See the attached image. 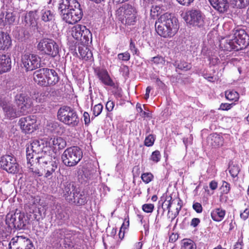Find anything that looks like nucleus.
I'll return each instance as SVG.
<instances>
[{
  "mask_svg": "<svg viewBox=\"0 0 249 249\" xmlns=\"http://www.w3.org/2000/svg\"><path fill=\"white\" fill-rule=\"evenodd\" d=\"M169 199H166L164 202L162 206L164 205L167 206V209L168 210V213L170 212V208L172 205H177L176 208V212L174 213V216L172 219L176 217L179 214V211L182 208V201L179 198L172 199V197L169 196L168 198Z\"/></svg>",
  "mask_w": 249,
  "mask_h": 249,
  "instance_id": "obj_23",
  "label": "nucleus"
},
{
  "mask_svg": "<svg viewBox=\"0 0 249 249\" xmlns=\"http://www.w3.org/2000/svg\"><path fill=\"white\" fill-rule=\"evenodd\" d=\"M226 212L221 208H215L211 213L212 218L215 221L220 222L224 217Z\"/></svg>",
  "mask_w": 249,
  "mask_h": 249,
  "instance_id": "obj_32",
  "label": "nucleus"
},
{
  "mask_svg": "<svg viewBox=\"0 0 249 249\" xmlns=\"http://www.w3.org/2000/svg\"><path fill=\"white\" fill-rule=\"evenodd\" d=\"M41 15V18L44 22H49L54 19V14L50 10H42Z\"/></svg>",
  "mask_w": 249,
  "mask_h": 249,
  "instance_id": "obj_34",
  "label": "nucleus"
},
{
  "mask_svg": "<svg viewBox=\"0 0 249 249\" xmlns=\"http://www.w3.org/2000/svg\"><path fill=\"white\" fill-rule=\"evenodd\" d=\"M0 167L9 173L16 174L19 167L16 159L12 156L6 155L0 159Z\"/></svg>",
  "mask_w": 249,
  "mask_h": 249,
  "instance_id": "obj_9",
  "label": "nucleus"
},
{
  "mask_svg": "<svg viewBox=\"0 0 249 249\" xmlns=\"http://www.w3.org/2000/svg\"><path fill=\"white\" fill-rule=\"evenodd\" d=\"M57 119L61 122L71 127H75L79 123L76 111L72 107L63 106L57 111Z\"/></svg>",
  "mask_w": 249,
  "mask_h": 249,
  "instance_id": "obj_4",
  "label": "nucleus"
},
{
  "mask_svg": "<svg viewBox=\"0 0 249 249\" xmlns=\"http://www.w3.org/2000/svg\"><path fill=\"white\" fill-rule=\"evenodd\" d=\"M155 139L152 135H149L144 140V144L147 146H151L153 145Z\"/></svg>",
  "mask_w": 249,
  "mask_h": 249,
  "instance_id": "obj_48",
  "label": "nucleus"
},
{
  "mask_svg": "<svg viewBox=\"0 0 249 249\" xmlns=\"http://www.w3.org/2000/svg\"><path fill=\"white\" fill-rule=\"evenodd\" d=\"M12 41L10 36L0 30V50H5L11 45Z\"/></svg>",
  "mask_w": 249,
  "mask_h": 249,
  "instance_id": "obj_29",
  "label": "nucleus"
},
{
  "mask_svg": "<svg viewBox=\"0 0 249 249\" xmlns=\"http://www.w3.org/2000/svg\"><path fill=\"white\" fill-rule=\"evenodd\" d=\"M6 224L11 229H24L26 224V219L24 213L15 212L8 213L6 216Z\"/></svg>",
  "mask_w": 249,
  "mask_h": 249,
  "instance_id": "obj_7",
  "label": "nucleus"
},
{
  "mask_svg": "<svg viewBox=\"0 0 249 249\" xmlns=\"http://www.w3.org/2000/svg\"><path fill=\"white\" fill-rule=\"evenodd\" d=\"M103 106L101 104H98L94 106L93 108V114L95 116L100 115L103 110Z\"/></svg>",
  "mask_w": 249,
  "mask_h": 249,
  "instance_id": "obj_47",
  "label": "nucleus"
},
{
  "mask_svg": "<svg viewBox=\"0 0 249 249\" xmlns=\"http://www.w3.org/2000/svg\"><path fill=\"white\" fill-rule=\"evenodd\" d=\"M95 72L99 80L105 85L116 88V86L110 78L107 71L104 69H96Z\"/></svg>",
  "mask_w": 249,
  "mask_h": 249,
  "instance_id": "obj_18",
  "label": "nucleus"
},
{
  "mask_svg": "<svg viewBox=\"0 0 249 249\" xmlns=\"http://www.w3.org/2000/svg\"><path fill=\"white\" fill-rule=\"evenodd\" d=\"M129 50L132 52L133 54H136L137 55H139V51L138 49L136 48L135 43L133 41L132 39L130 40V42Z\"/></svg>",
  "mask_w": 249,
  "mask_h": 249,
  "instance_id": "obj_53",
  "label": "nucleus"
},
{
  "mask_svg": "<svg viewBox=\"0 0 249 249\" xmlns=\"http://www.w3.org/2000/svg\"><path fill=\"white\" fill-rule=\"evenodd\" d=\"M161 158V155L159 151L156 150L152 152L149 160L154 163L159 162Z\"/></svg>",
  "mask_w": 249,
  "mask_h": 249,
  "instance_id": "obj_44",
  "label": "nucleus"
},
{
  "mask_svg": "<svg viewBox=\"0 0 249 249\" xmlns=\"http://www.w3.org/2000/svg\"><path fill=\"white\" fill-rule=\"evenodd\" d=\"M81 6L77 0H59L58 10L60 12H67L75 8H80Z\"/></svg>",
  "mask_w": 249,
  "mask_h": 249,
  "instance_id": "obj_19",
  "label": "nucleus"
},
{
  "mask_svg": "<svg viewBox=\"0 0 249 249\" xmlns=\"http://www.w3.org/2000/svg\"><path fill=\"white\" fill-rule=\"evenodd\" d=\"M178 19L171 14L166 13L160 16L155 23L157 33L164 38H170L177 33L179 25Z\"/></svg>",
  "mask_w": 249,
  "mask_h": 249,
  "instance_id": "obj_1",
  "label": "nucleus"
},
{
  "mask_svg": "<svg viewBox=\"0 0 249 249\" xmlns=\"http://www.w3.org/2000/svg\"><path fill=\"white\" fill-rule=\"evenodd\" d=\"M75 235V231L69 230L66 228V231L63 239L66 242L71 243L73 239V236Z\"/></svg>",
  "mask_w": 249,
  "mask_h": 249,
  "instance_id": "obj_43",
  "label": "nucleus"
},
{
  "mask_svg": "<svg viewBox=\"0 0 249 249\" xmlns=\"http://www.w3.org/2000/svg\"><path fill=\"white\" fill-rule=\"evenodd\" d=\"M62 19L68 24H73L80 21L83 17L82 8H78L68 10L67 12H60Z\"/></svg>",
  "mask_w": 249,
  "mask_h": 249,
  "instance_id": "obj_11",
  "label": "nucleus"
},
{
  "mask_svg": "<svg viewBox=\"0 0 249 249\" xmlns=\"http://www.w3.org/2000/svg\"><path fill=\"white\" fill-rule=\"evenodd\" d=\"M82 157V150L78 146H72L64 151L61 159L64 165L68 167H73L78 164Z\"/></svg>",
  "mask_w": 249,
  "mask_h": 249,
  "instance_id": "obj_5",
  "label": "nucleus"
},
{
  "mask_svg": "<svg viewBox=\"0 0 249 249\" xmlns=\"http://www.w3.org/2000/svg\"><path fill=\"white\" fill-rule=\"evenodd\" d=\"M16 14L14 12H7L5 16V19L7 24L13 25L16 22Z\"/></svg>",
  "mask_w": 249,
  "mask_h": 249,
  "instance_id": "obj_39",
  "label": "nucleus"
},
{
  "mask_svg": "<svg viewBox=\"0 0 249 249\" xmlns=\"http://www.w3.org/2000/svg\"><path fill=\"white\" fill-rule=\"evenodd\" d=\"M57 167V164L55 162H52L51 165H49L46 167V169L44 170L46 171L45 174V177L46 178H51V176L53 173L54 172L55 170Z\"/></svg>",
  "mask_w": 249,
  "mask_h": 249,
  "instance_id": "obj_40",
  "label": "nucleus"
},
{
  "mask_svg": "<svg viewBox=\"0 0 249 249\" xmlns=\"http://www.w3.org/2000/svg\"><path fill=\"white\" fill-rule=\"evenodd\" d=\"M177 68L186 71L191 69V65L185 61H181L178 64Z\"/></svg>",
  "mask_w": 249,
  "mask_h": 249,
  "instance_id": "obj_46",
  "label": "nucleus"
},
{
  "mask_svg": "<svg viewBox=\"0 0 249 249\" xmlns=\"http://www.w3.org/2000/svg\"><path fill=\"white\" fill-rule=\"evenodd\" d=\"M48 68H42L34 72V80L36 83L42 86H46Z\"/></svg>",
  "mask_w": 249,
  "mask_h": 249,
  "instance_id": "obj_20",
  "label": "nucleus"
},
{
  "mask_svg": "<svg viewBox=\"0 0 249 249\" xmlns=\"http://www.w3.org/2000/svg\"><path fill=\"white\" fill-rule=\"evenodd\" d=\"M83 25L80 24H77L71 28V35L76 40H81V33Z\"/></svg>",
  "mask_w": 249,
  "mask_h": 249,
  "instance_id": "obj_35",
  "label": "nucleus"
},
{
  "mask_svg": "<svg viewBox=\"0 0 249 249\" xmlns=\"http://www.w3.org/2000/svg\"><path fill=\"white\" fill-rule=\"evenodd\" d=\"M154 206L153 204H145L142 206V210L147 213H152L154 210Z\"/></svg>",
  "mask_w": 249,
  "mask_h": 249,
  "instance_id": "obj_52",
  "label": "nucleus"
},
{
  "mask_svg": "<svg viewBox=\"0 0 249 249\" xmlns=\"http://www.w3.org/2000/svg\"><path fill=\"white\" fill-rule=\"evenodd\" d=\"M207 141L208 143L213 147L222 146L223 144V138L216 133L211 134L208 138Z\"/></svg>",
  "mask_w": 249,
  "mask_h": 249,
  "instance_id": "obj_28",
  "label": "nucleus"
},
{
  "mask_svg": "<svg viewBox=\"0 0 249 249\" xmlns=\"http://www.w3.org/2000/svg\"><path fill=\"white\" fill-rule=\"evenodd\" d=\"M220 45L223 44L221 43ZM249 45V36L244 29L239 28L234 29L231 38L226 40L223 44L224 49L228 51H239Z\"/></svg>",
  "mask_w": 249,
  "mask_h": 249,
  "instance_id": "obj_2",
  "label": "nucleus"
},
{
  "mask_svg": "<svg viewBox=\"0 0 249 249\" xmlns=\"http://www.w3.org/2000/svg\"><path fill=\"white\" fill-rule=\"evenodd\" d=\"M225 97L230 101H237L239 98V94L235 91H226Z\"/></svg>",
  "mask_w": 249,
  "mask_h": 249,
  "instance_id": "obj_42",
  "label": "nucleus"
},
{
  "mask_svg": "<svg viewBox=\"0 0 249 249\" xmlns=\"http://www.w3.org/2000/svg\"><path fill=\"white\" fill-rule=\"evenodd\" d=\"M9 249H35L31 240L22 236L13 237L9 244Z\"/></svg>",
  "mask_w": 249,
  "mask_h": 249,
  "instance_id": "obj_10",
  "label": "nucleus"
},
{
  "mask_svg": "<svg viewBox=\"0 0 249 249\" xmlns=\"http://www.w3.org/2000/svg\"><path fill=\"white\" fill-rule=\"evenodd\" d=\"M154 178L153 174L151 173H143L141 175V178L145 183H148L151 181Z\"/></svg>",
  "mask_w": 249,
  "mask_h": 249,
  "instance_id": "obj_45",
  "label": "nucleus"
},
{
  "mask_svg": "<svg viewBox=\"0 0 249 249\" xmlns=\"http://www.w3.org/2000/svg\"><path fill=\"white\" fill-rule=\"evenodd\" d=\"M63 193L66 199L69 201V198L75 194L78 188H76L75 184L73 182H66L63 184Z\"/></svg>",
  "mask_w": 249,
  "mask_h": 249,
  "instance_id": "obj_25",
  "label": "nucleus"
},
{
  "mask_svg": "<svg viewBox=\"0 0 249 249\" xmlns=\"http://www.w3.org/2000/svg\"><path fill=\"white\" fill-rule=\"evenodd\" d=\"M184 20L187 24L193 26L201 27L204 24L203 18L201 11L193 8L182 14Z\"/></svg>",
  "mask_w": 249,
  "mask_h": 249,
  "instance_id": "obj_8",
  "label": "nucleus"
},
{
  "mask_svg": "<svg viewBox=\"0 0 249 249\" xmlns=\"http://www.w3.org/2000/svg\"><path fill=\"white\" fill-rule=\"evenodd\" d=\"M52 150L45 148L43 152L35 157L34 164H38L40 167L45 169L47 166L55 162L52 160Z\"/></svg>",
  "mask_w": 249,
  "mask_h": 249,
  "instance_id": "obj_15",
  "label": "nucleus"
},
{
  "mask_svg": "<svg viewBox=\"0 0 249 249\" xmlns=\"http://www.w3.org/2000/svg\"><path fill=\"white\" fill-rule=\"evenodd\" d=\"M45 143L47 149L52 150V154L58 150L63 149L66 146V142L61 137H53L45 139Z\"/></svg>",
  "mask_w": 249,
  "mask_h": 249,
  "instance_id": "obj_12",
  "label": "nucleus"
},
{
  "mask_svg": "<svg viewBox=\"0 0 249 249\" xmlns=\"http://www.w3.org/2000/svg\"><path fill=\"white\" fill-rule=\"evenodd\" d=\"M11 68V61L8 55L0 54V74L7 72Z\"/></svg>",
  "mask_w": 249,
  "mask_h": 249,
  "instance_id": "obj_24",
  "label": "nucleus"
},
{
  "mask_svg": "<svg viewBox=\"0 0 249 249\" xmlns=\"http://www.w3.org/2000/svg\"><path fill=\"white\" fill-rule=\"evenodd\" d=\"M196 245L190 239H183L181 241L180 249H196Z\"/></svg>",
  "mask_w": 249,
  "mask_h": 249,
  "instance_id": "obj_37",
  "label": "nucleus"
},
{
  "mask_svg": "<svg viewBox=\"0 0 249 249\" xmlns=\"http://www.w3.org/2000/svg\"><path fill=\"white\" fill-rule=\"evenodd\" d=\"M26 211L27 212L29 213H35L38 211V209L36 207V206L35 204H33L32 205H27L26 206Z\"/></svg>",
  "mask_w": 249,
  "mask_h": 249,
  "instance_id": "obj_54",
  "label": "nucleus"
},
{
  "mask_svg": "<svg viewBox=\"0 0 249 249\" xmlns=\"http://www.w3.org/2000/svg\"><path fill=\"white\" fill-rule=\"evenodd\" d=\"M37 49L42 54L52 57H55L59 53V47L57 44L53 40L48 38L40 39L37 45Z\"/></svg>",
  "mask_w": 249,
  "mask_h": 249,
  "instance_id": "obj_6",
  "label": "nucleus"
},
{
  "mask_svg": "<svg viewBox=\"0 0 249 249\" xmlns=\"http://www.w3.org/2000/svg\"><path fill=\"white\" fill-rule=\"evenodd\" d=\"M193 208L197 213H201L202 212V207L200 203L195 202L193 205Z\"/></svg>",
  "mask_w": 249,
  "mask_h": 249,
  "instance_id": "obj_56",
  "label": "nucleus"
},
{
  "mask_svg": "<svg viewBox=\"0 0 249 249\" xmlns=\"http://www.w3.org/2000/svg\"><path fill=\"white\" fill-rule=\"evenodd\" d=\"M180 4L183 6H189L194 0H176Z\"/></svg>",
  "mask_w": 249,
  "mask_h": 249,
  "instance_id": "obj_59",
  "label": "nucleus"
},
{
  "mask_svg": "<svg viewBox=\"0 0 249 249\" xmlns=\"http://www.w3.org/2000/svg\"><path fill=\"white\" fill-rule=\"evenodd\" d=\"M86 44L81 43V44L78 45V51L82 59L85 60H90L93 58L92 53Z\"/></svg>",
  "mask_w": 249,
  "mask_h": 249,
  "instance_id": "obj_26",
  "label": "nucleus"
},
{
  "mask_svg": "<svg viewBox=\"0 0 249 249\" xmlns=\"http://www.w3.org/2000/svg\"><path fill=\"white\" fill-rule=\"evenodd\" d=\"M46 145L45 143V139L40 141H34L26 147V158L30 172L36 174H39L38 170L32 167L34 164V158L36 156L40 155L41 152H43Z\"/></svg>",
  "mask_w": 249,
  "mask_h": 249,
  "instance_id": "obj_3",
  "label": "nucleus"
},
{
  "mask_svg": "<svg viewBox=\"0 0 249 249\" xmlns=\"http://www.w3.org/2000/svg\"><path fill=\"white\" fill-rule=\"evenodd\" d=\"M209 186L212 190H214L217 187V182L215 180H212L210 182Z\"/></svg>",
  "mask_w": 249,
  "mask_h": 249,
  "instance_id": "obj_64",
  "label": "nucleus"
},
{
  "mask_svg": "<svg viewBox=\"0 0 249 249\" xmlns=\"http://www.w3.org/2000/svg\"><path fill=\"white\" fill-rule=\"evenodd\" d=\"M15 100L19 106H21V108L23 110L30 108L32 104V99L30 97L29 92L24 88H22L16 95Z\"/></svg>",
  "mask_w": 249,
  "mask_h": 249,
  "instance_id": "obj_16",
  "label": "nucleus"
},
{
  "mask_svg": "<svg viewBox=\"0 0 249 249\" xmlns=\"http://www.w3.org/2000/svg\"><path fill=\"white\" fill-rule=\"evenodd\" d=\"M69 202H73L77 205H83L87 202V195L84 192H80L77 190L73 196L68 198Z\"/></svg>",
  "mask_w": 249,
  "mask_h": 249,
  "instance_id": "obj_22",
  "label": "nucleus"
},
{
  "mask_svg": "<svg viewBox=\"0 0 249 249\" xmlns=\"http://www.w3.org/2000/svg\"><path fill=\"white\" fill-rule=\"evenodd\" d=\"M212 6L220 13H224L228 11L229 3L228 0H209Z\"/></svg>",
  "mask_w": 249,
  "mask_h": 249,
  "instance_id": "obj_21",
  "label": "nucleus"
},
{
  "mask_svg": "<svg viewBox=\"0 0 249 249\" xmlns=\"http://www.w3.org/2000/svg\"><path fill=\"white\" fill-rule=\"evenodd\" d=\"M18 124L22 131L28 134L33 132L37 126L36 119L34 116L21 118L18 121Z\"/></svg>",
  "mask_w": 249,
  "mask_h": 249,
  "instance_id": "obj_14",
  "label": "nucleus"
},
{
  "mask_svg": "<svg viewBox=\"0 0 249 249\" xmlns=\"http://www.w3.org/2000/svg\"><path fill=\"white\" fill-rule=\"evenodd\" d=\"M114 107V103L113 101H108L106 105V108L108 111H111Z\"/></svg>",
  "mask_w": 249,
  "mask_h": 249,
  "instance_id": "obj_57",
  "label": "nucleus"
},
{
  "mask_svg": "<svg viewBox=\"0 0 249 249\" xmlns=\"http://www.w3.org/2000/svg\"><path fill=\"white\" fill-rule=\"evenodd\" d=\"M231 4L234 8H243L249 4V0H230Z\"/></svg>",
  "mask_w": 249,
  "mask_h": 249,
  "instance_id": "obj_38",
  "label": "nucleus"
},
{
  "mask_svg": "<svg viewBox=\"0 0 249 249\" xmlns=\"http://www.w3.org/2000/svg\"><path fill=\"white\" fill-rule=\"evenodd\" d=\"M83 117L85 125H88L90 122L89 114L87 112H85L83 114Z\"/></svg>",
  "mask_w": 249,
  "mask_h": 249,
  "instance_id": "obj_60",
  "label": "nucleus"
},
{
  "mask_svg": "<svg viewBox=\"0 0 249 249\" xmlns=\"http://www.w3.org/2000/svg\"><path fill=\"white\" fill-rule=\"evenodd\" d=\"M200 220L198 218H194L192 219L191 222V226L193 227H196L200 223Z\"/></svg>",
  "mask_w": 249,
  "mask_h": 249,
  "instance_id": "obj_62",
  "label": "nucleus"
},
{
  "mask_svg": "<svg viewBox=\"0 0 249 249\" xmlns=\"http://www.w3.org/2000/svg\"><path fill=\"white\" fill-rule=\"evenodd\" d=\"M69 219V214L63 210H58L56 213V221L58 226L67 223Z\"/></svg>",
  "mask_w": 249,
  "mask_h": 249,
  "instance_id": "obj_30",
  "label": "nucleus"
},
{
  "mask_svg": "<svg viewBox=\"0 0 249 249\" xmlns=\"http://www.w3.org/2000/svg\"><path fill=\"white\" fill-rule=\"evenodd\" d=\"M118 58L119 59L127 61L130 59V55L127 52H125L124 53H120L118 54Z\"/></svg>",
  "mask_w": 249,
  "mask_h": 249,
  "instance_id": "obj_50",
  "label": "nucleus"
},
{
  "mask_svg": "<svg viewBox=\"0 0 249 249\" xmlns=\"http://www.w3.org/2000/svg\"><path fill=\"white\" fill-rule=\"evenodd\" d=\"M160 9V7L157 5L152 6L150 10L151 16L153 18L155 17V16H158V15L159 14V11Z\"/></svg>",
  "mask_w": 249,
  "mask_h": 249,
  "instance_id": "obj_55",
  "label": "nucleus"
},
{
  "mask_svg": "<svg viewBox=\"0 0 249 249\" xmlns=\"http://www.w3.org/2000/svg\"><path fill=\"white\" fill-rule=\"evenodd\" d=\"M229 171L231 176L234 178L237 177L240 171V166L236 164H231L229 167Z\"/></svg>",
  "mask_w": 249,
  "mask_h": 249,
  "instance_id": "obj_41",
  "label": "nucleus"
},
{
  "mask_svg": "<svg viewBox=\"0 0 249 249\" xmlns=\"http://www.w3.org/2000/svg\"><path fill=\"white\" fill-rule=\"evenodd\" d=\"M3 109L5 116L9 119H14L19 116V113L12 105H6L3 107Z\"/></svg>",
  "mask_w": 249,
  "mask_h": 249,
  "instance_id": "obj_31",
  "label": "nucleus"
},
{
  "mask_svg": "<svg viewBox=\"0 0 249 249\" xmlns=\"http://www.w3.org/2000/svg\"><path fill=\"white\" fill-rule=\"evenodd\" d=\"M249 215V209L246 208L243 212V213H240V217L243 220H246Z\"/></svg>",
  "mask_w": 249,
  "mask_h": 249,
  "instance_id": "obj_61",
  "label": "nucleus"
},
{
  "mask_svg": "<svg viewBox=\"0 0 249 249\" xmlns=\"http://www.w3.org/2000/svg\"><path fill=\"white\" fill-rule=\"evenodd\" d=\"M65 231L66 228L55 229L52 233L51 237L54 241H60L63 239Z\"/></svg>",
  "mask_w": 249,
  "mask_h": 249,
  "instance_id": "obj_33",
  "label": "nucleus"
},
{
  "mask_svg": "<svg viewBox=\"0 0 249 249\" xmlns=\"http://www.w3.org/2000/svg\"><path fill=\"white\" fill-rule=\"evenodd\" d=\"M178 238V235L177 233H172L169 237V242L174 243L176 242Z\"/></svg>",
  "mask_w": 249,
  "mask_h": 249,
  "instance_id": "obj_63",
  "label": "nucleus"
},
{
  "mask_svg": "<svg viewBox=\"0 0 249 249\" xmlns=\"http://www.w3.org/2000/svg\"><path fill=\"white\" fill-rule=\"evenodd\" d=\"M232 104L222 103L220 106V108L223 110H228L232 107Z\"/></svg>",
  "mask_w": 249,
  "mask_h": 249,
  "instance_id": "obj_58",
  "label": "nucleus"
},
{
  "mask_svg": "<svg viewBox=\"0 0 249 249\" xmlns=\"http://www.w3.org/2000/svg\"><path fill=\"white\" fill-rule=\"evenodd\" d=\"M137 11L134 4H127L124 5V16L125 22L128 25H133L136 20Z\"/></svg>",
  "mask_w": 249,
  "mask_h": 249,
  "instance_id": "obj_17",
  "label": "nucleus"
},
{
  "mask_svg": "<svg viewBox=\"0 0 249 249\" xmlns=\"http://www.w3.org/2000/svg\"><path fill=\"white\" fill-rule=\"evenodd\" d=\"M221 189L222 190L223 194H228L231 189L230 183L225 181H223Z\"/></svg>",
  "mask_w": 249,
  "mask_h": 249,
  "instance_id": "obj_49",
  "label": "nucleus"
},
{
  "mask_svg": "<svg viewBox=\"0 0 249 249\" xmlns=\"http://www.w3.org/2000/svg\"><path fill=\"white\" fill-rule=\"evenodd\" d=\"M46 86H53L59 81V77L54 70L48 69Z\"/></svg>",
  "mask_w": 249,
  "mask_h": 249,
  "instance_id": "obj_27",
  "label": "nucleus"
},
{
  "mask_svg": "<svg viewBox=\"0 0 249 249\" xmlns=\"http://www.w3.org/2000/svg\"><path fill=\"white\" fill-rule=\"evenodd\" d=\"M151 61L156 64L163 65L165 63L164 58L159 55L152 57Z\"/></svg>",
  "mask_w": 249,
  "mask_h": 249,
  "instance_id": "obj_51",
  "label": "nucleus"
},
{
  "mask_svg": "<svg viewBox=\"0 0 249 249\" xmlns=\"http://www.w3.org/2000/svg\"><path fill=\"white\" fill-rule=\"evenodd\" d=\"M82 30V32L81 33V40H79L81 41V43L88 44L89 39H91L92 35L90 31L84 25H83Z\"/></svg>",
  "mask_w": 249,
  "mask_h": 249,
  "instance_id": "obj_36",
  "label": "nucleus"
},
{
  "mask_svg": "<svg viewBox=\"0 0 249 249\" xmlns=\"http://www.w3.org/2000/svg\"><path fill=\"white\" fill-rule=\"evenodd\" d=\"M23 67L27 71H33L40 66V58L34 54H25L21 58Z\"/></svg>",
  "mask_w": 249,
  "mask_h": 249,
  "instance_id": "obj_13",
  "label": "nucleus"
}]
</instances>
